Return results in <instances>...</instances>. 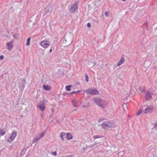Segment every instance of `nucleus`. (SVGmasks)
I'll return each instance as SVG.
<instances>
[{
	"mask_svg": "<svg viewBox=\"0 0 157 157\" xmlns=\"http://www.w3.org/2000/svg\"><path fill=\"white\" fill-rule=\"evenodd\" d=\"M94 100L97 105L103 109L106 108L108 104V102L106 101L102 100L98 98H94Z\"/></svg>",
	"mask_w": 157,
	"mask_h": 157,
	"instance_id": "nucleus-1",
	"label": "nucleus"
},
{
	"mask_svg": "<svg viewBox=\"0 0 157 157\" xmlns=\"http://www.w3.org/2000/svg\"><path fill=\"white\" fill-rule=\"evenodd\" d=\"M84 92L86 93L87 94L93 95H97L99 93V91L97 89L93 88H89L85 90Z\"/></svg>",
	"mask_w": 157,
	"mask_h": 157,
	"instance_id": "nucleus-2",
	"label": "nucleus"
},
{
	"mask_svg": "<svg viewBox=\"0 0 157 157\" xmlns=\"http://www.w3.org/2000/svg\"><path fill=\"white\" fill-rule=\"evenodd\" d=\"M115 124L113 122H110L108 121L103 122L102 124V126L104 128H107L113 127Z\"/></svg>",
	"mask_w": 157,
	"mask_h": 157,
	"instance_id": "nucleus-3",
	"label": "nucleus"
},
{
	"mask_svg": "<svg viewBox=\"0 0 157 157\" xmlns=\"http://www.w3.org/2000/svg\"><path fill=\"white\" fill-rule=\"evenodd\" d=\"M72 37L69 36H67L66 37L64 43L66 44L64 45L65 46H67L71 44L72 41Z\"/></svg>",
	"mask_w": 157,
	"mask_h": 157,
	"instance_id": "nucleus-4",
	"label": "nucleus"
},
{
	"mask_svg": "<svg viewBox=\"0 0 157 157\" xmlns=\"http://www.w3.org/2000/svg\"><path fill=\"white\" fill-rule=\"evenodd\" d=\"M51 42L50 41L44 40L42 41L40 43V45L44 48H48L50 45Z\"/></svg>",
	"mask_w": 157,
	"mask_h": 157,
	"instance_id": "nucleus-5",
	"label": "nucleus"
},
{
	"mask_svg": "<svg viewBox=\"0 0 157 157\" xmlns=\"http://www.w3.org/2000/svg\"><path fill=\"white\" fill-rule=\"evenodd\" d=\"M17 135V134L16 132H13L8 139L7 141L9 142H12L14 139Z\"/></svg>",
	"mask_w": 157,
	"mask_h": 157,
	"instance_id": "nucleus-6",
	"label": "nucleus"
},
{
	"mask_svg": "<svg viewBox=\"0 0 157 157\" xmlns=\"http://www.w3.org/2000/svg\"><path fill=\"white\" fill-rule=\"evenodd\" d=\"M78 3H75L71 6V7L70 9V12L71 13H73L78 10Z\"/></svg>",
	"mask_w": 157,
	"mask_h": 157,
	"instance_id": "nucleus-7",
	"label": "nucleus"
},
{
	"mask_svg": "<svg viewBox=\"0 0 157 157\" xmlns=\"http://www.w3.org/2000/svg\"><path fill=\"white\" fill-rule=\"evenodd\" d=\"M153 108L152 107L148 106L145 109L144 111V113H150L153 111Z\"/></svg>",
	"mask_w": 157,
	"mask_h": 157,
	"instance_id": "nucleus-8",
	"label": "nucleus"
},
{
	"mask_svg": "<svg viewBox=\"0 0 157 157\" xmlns=\"http://www.w3.org/2000/svg\"><path fill=\"white\" fill-rule=\"evenodd\" d=\"M38 106L41 111H44L45 110L46 107L44 105V103H40L38 105Z\"/></svg>",
	"mask_w": 157,
	"mask_h": 157,
	"instance_id": "nucleus-9",
	"label": "nucleus"
},
{
	"mask_svg": "<svg viewBox=\"0 0 157 157\" xmlns=\"http://www.w3.org/2000/svg\"><path fill=\"white\" fill-rule=\"evenodd\" d=\"M6 45L7 47V49L9 51H11L13 48V42L11 43H6Z\"/></svg>",
	"mask_w": 157,
	"mask_h": 157,
	"instance_id": "nucleus-10",
	"label": "nucleus"
},
{
	"mask_svg": "<svg viewBox=\"0 0 157 157\" xmlns=\"http://www.w3.org/2000/svg\"><path fill=\"white\" fill-rule=\"evenodd\" d=\"M125 59L124 58V57L122 56L120 60L117 63V65L118 66H120L121 65H122L124 62Z\"/></svg>",
	"mask_w": 157,
	"mask_h": 157,
	"instance_id": "nucleus-11",
	"label": "nucleus"
},
{
	"mask_svg": "<svg viewBox=\"0 0 157 157\" xmlns=\"http://www.w3.org/2000/svg\"><path fill=\"white\" fill-rule=\"evenodd\" d=\"M43 88L46 90H50L51 89V87L50 86L48 85H43Z\"/></svg>",
	"mask_w": 157,
	"mask_h": 157,
	"instance_id": "nucleus-12",
	"label": "nucleus"
},
{
	"mask_svg": "<svg viewBox=\"0 0 157 157\" xmlns=\"http://www.w3.org/2000/svg\"><path fill=\"white\" fill-rule=\"evenodd\" d=\"M45 135V133L44 132H41L39 135L38 137H36V141L39 140L40 138L43 137Z\"/></svg>",
	"mask_w": 157,
	"mask_h": 157,
	"instance_id": "nucleus-13",
	"label": "nucleus"
},
{
	"mask_svg": "<svg viewBox=\"0 0 157 157\" xmlns=\"http://www.w3.org/2000/svg\"><path fill=\"white\" fill-rule=\"evenodd\" d=\"M146 98L147 99H149L151 98V94L149 92H146Z\"/></svg>",
	"mask_w": 157,
	"mask_h": 157,
	"instance_id": "nucleus-14",
	"label": "nucleus"
},
{
	"mask_svg": "<svg viewBox=\"0 0 157 157\" xmlns=\"http://www.w3.org/2000/svg\"><path fill=\"white\" fill-rule=\"evenodd\" d=\"M72 136L71 134L70 133H67V138L68 140H71L72 138Z\"/></svg>",
	"mask_w": 157,
	"mask_h": 157,
	"instance_id": "nucleus-15",
	"label": "nucleus"
},
{
	"mask_svg": "<svg viewBox=\"0 0 157 157\" xmlns=\"http://www.w3.org/2000/svg\"><path fill=\"white\" fill-rule=\"evenodd\" d=\"M143 109H139L136 113V114L138 115L141 114L143 112Z\"/></svg>",
	"mask_w": 157,
	"mask_h": 157,
	"instance_id": "nucleus-16",
	"label": "nucleus"
},
{
	"mask_svg": "<svg viewBox=\"0 0 157 157\" xmlns=\"http://www.w3.org/2000/svg\"><path fill=\"white\" fill-rule=\"evenodd\" d=\"M71 87V85H67L65 86V89L66 90L68 91H70V88Z\"/></svg>",
	"mask_w": 157,
	"mask_h": 157,
	"instance_id": "nucleus-17",
	"label": "nucleus"
},
{
	"mask_svg": "<svg viewBox=\"0 0 157 157\" xmlns=\"http://www.w3.org/2000/svg\"><path fill=\"white\" fill-rule=\"evenodd\" d=\"M65 135V132H62L60 134V137L63 140H64L63 136Z\"/></svg>",
	"mask_w": 157,
	"mask_h": 157,
	"instance_id": "nucleus-18",
	"label": "nucleus"
},
{
	"mask_svg": "<svg viewBox=\"0 0 157 157\" xmlns=\"http://www.w3.org/2000/svg\"><path fill=\"white\" fill-rule=\"evenodd\" d=\"M73 106L75 107H77L78 105L77 101L75 100H73L72 101Z\"/></svg>",
	"mask_w": 157,
	"mask_h": 157,
	"instance_id": "nucleus-19",
	"label": "nucleus"
},
{
	"mask_svg": "<svg viewBox=\"0 0 157 157\" xmlns=\"http://www.w3.org/2000/svg\"><path fill=\"white\" fill-rule=\"evenodd\" d=\"M31 39L30 38H28L27 40V41L26 44V46H28L29 45Z\"/></svg>",
	"mask_w": 157,
	"mask_h": 157,
	"instance_id": "nucleus-20",
	"label": "nucleus"
},
{
	"mask_svg": "<svg viewBox=\"0 0 157 157\" xmlns=\"http://www.w3.org/2000/svg\"><path fill=\"white\" fill-rule=\"evenodd\" d=\"M101 137V136L97 135L94 136V139Z\"/></svg>",
	"mask_w": 157,
	"mask_h": 157,
	"instance_id": "nucleus-21",
	"label": "nucleus"
},
{
	"mask_svg": "<svg viewBox=\"0 0 157 157\" xmlns=\"http://www.w3.org/2000/svg\"><path fill=\"white\" fill-rule=\"evenodd\" d=\"M86 81L87 82H88V80H89V78H88V75L87 74L86 75Z\"/></svg>",
	"mask_w": 157,
	"mask_h": 157,
	"instance_id": "nucleus-22",
	"label": "nucleus"
},
{
	"mask_svg": "<svg viewBox=\"0 0 157 157\" xmlns=\"http://www.w3.org/2000/svg\"><path fill=\"white\" fill-rule=\"evenodd\" d=\"M109 13L108 12H106L105 13V15L106 16V17H108V16H109Z\"/></svg>",
	"mask_w": 157,
	"mask_h": 157,
	"instance_id": "nucleus-23",
	"label": "nucleus"
},
{
	"mask_svg": "<svg viewBox=\"0 0 157 157\" xmlns=\"http://www.w3.org/2000/svg\"><path fill=\"white\" fill-rule=\"evenodd\" d=\"M52 154L53 155H57V153L56 152H52Z\"/></svg>",
	"mask_w": 157,
	"mask_h": 157,
	"instance_id": "nucleus-24",
	"label": "nucleus"
},
{
	"mask_svg": "<svg viewBox=\"0 0 157 157\" xmlns=\"http://www.w3.org/2000/svg\"><path fill=\"white\" fill-rule=\"evenodd\" d=\"M4 58V56H0V59L1 60H2Z\"/></svg>",
	"mask_w": 157,
	"mask_h": 157,
	"instance_id": "nucleus-25",
	"label": "nucleus"
},
{
	"mask_svg": "<svg viewBox=\"0 0 157 157\" xmlns=\"http://www.w3.org/2000/svg\"><path fill=\"white\" fill-rule=\"evenodd\" d=\"M87 26L88 28L90 27V24L89 23H88L87 25Z\"/></svg>",
	"mask_w": 157,
	"mask_h": 157,
	"instance_id": "nucleus-26",
	"label": "nucleus"
},
{
	"mask_svg": "<svg viewBox=\"0 0 157 157\" xmlns=\"http://www.w3.org/2000/svg\"><path fill=\"white\" fill-rule=\"evenodd\" d=\"M144 91H145V90H144V89L143 90H142V91H141L140 92H141L142 93H144Z\"/></svg>",
	"mask_w": 157,
	"mask_h": 157,
	"instance_id": "nucleus-27",
	"label": "nucleus"
},
{
	"mask_svg": "<svg viewBox=\"0 0 157 157\" xmlns=\"http://www.w3.org/2000/svg\"><path fill=\"white\" fill-rule=\"evenodd\" d=\"M124 106H126H126H127V105H126V104H124L123 105V107H124Z\"/></svg>",
	"mask_w": 157,
	"mask_h": 157,
	"instance_id": "nucleus-28",
	"label": "nucleus"
},
{
	"mask_svg": "<svg viewBox=\"0 0 157 157\" xmlns=\"http://www.w3.org/2000/svg\"><path fill=\"white\" fill-rule=\"evenodd\" d=\"M52 48H51V49H50V50L49 52H52Z\"/></svg>",
	"mask_w": 157,
	"mask_h": 157,
	"instance_id": "nucleus-29",
	"label": "nucleus"
},
{
	"mask_svg": "<svg viewBox=\"0 0 157 157\" xmlns=\"http://www.w3.org/2000/svg\"><path fill=\"white\" fill-rule=\"evenodd\" d=\"M156 127H157V122L156 123Z\"/></svg>",
	"mask_w": 157,
	"mask_h": 157,
	"instance_id": "nucleus-30",
	"label": "nucleus"
},
{
	"mask_svg": "<svg viewBox=\"0 0 157 157\" xmlns=\"http://www.w3.org/2000/svg\"><path fill=\"white\" fill-rule=\"evenodd\" d=\"M126 1V0H122V1L123 2H124V1Z\"/></svg>",
	"mask_w": 157,
	"mask_h": 157,
	"instance_id": "nucleus-31",
	"label": "nucleus"
},
{
	"mask_svg": "<svg viewBox=\"0 0 157 157\" xmlns=\"http://www.w3.org/2000/svg\"><path fill=\"white\" fill-rule=\"evenodd\" d=\"M74 92H72V93H74Z\"/></svg>",
	"mask_w": 157,
	"mask_h": 157,
	"instance_id": "nucleus-32",
	"label": "nucleus"
}]
</instances>
